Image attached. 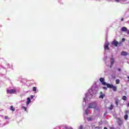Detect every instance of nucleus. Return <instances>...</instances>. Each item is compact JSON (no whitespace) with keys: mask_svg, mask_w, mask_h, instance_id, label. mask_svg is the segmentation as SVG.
Returning <instances> with one entry per match:
<instances>
[{"mask_svg":"<svg viewBox=\"0 0 129 129\" xmlns=\"http://www.w3.org/2000/svg\"><path fill=\"white\" fill-rule=\"evenodd\" d=\"M94 93H96V92H94L92 89L89 90V93L85 94V97L84 98V101L86 102L88 99H91V98H92V94H94Z\"/></svg>","mask_w":129,"mask_h":129,"instance_id":"1","label":"nucleus"},{"mask_svg":"<svg viewBox=\"0 0 129 129\" xmlns=\"http://www.w3.org/2000/svg\"><path fill=\"white\" fill-rule=\"evenodd\" d=\"M107 87L108 88H111L114 92L117 91V87H116V86H114L112 84H107Z\"/></svg>","mask_w":129,"mask_h":129,"instance_id":"2","label":"nucleus"},{"mask_svg":"<svg viewBox=\"0 0 129 129\" xmlns=\"http://www.w3.org/2000/svg\"><path fill=\"white\" fill-rule=\"evenodd\" d=\"M96 108V103H92L89 104L88 108Z\"/></svg>","mask_w":129,"mask_h":129,"instance_id":"3","label":"nucleus"},{"mask_svg":"<svg viewBox=\"0 0 129 129\" xmlns=\"http://www.w3.org/2000/svg\"><path fill=\"white\" fill-rule=\"evenodd\" d=\"M100 81L101 82L102 85H106L107 86V84L106 82H104V79L103 78H101L100 79Z\"/></svg>","mask_w":129,"mask_h":129,"instance_id":"4","label":"nucleus"},{"mask_svg":"<svg viewBox=\"0 0 129 129\" xmlns=\"http://www.w3.org/2000/svg\"><path fill=\"white\" fill-rule=\"evenodd\" d=\"M108 46H109V43H108V41H106L105 43V47H104L105 50H108L109 49Z\"/></svg>","mask_w":129,"mask_h":129,"instance_id":"5","label":"nucleus"},{"mask_svg":"<svg viewBox=\"0 0 129 129\" xmlns=\"http://www.w3.org/2000/svg\"><path fill=\"white\" fill-rule=\"evenodd\" d=\"M7 92H8V93H10V94H13L15 93V92H16V91L14 89L8 90Z\"/></svg>","mask_w":129,"mask_h":129,"instance_id":"6","label":"nucleus"},{"mask_svg":"<svg viewBox=\"0 0 129 129\" xmlns=\"http://www.w3.org/2000/svg\"><path fill=\"white\" fill-rule=\"evenodd\" d=\"M105 96V94H104L103 93H102V92H100L99 98H101L102 99H103V98Z\"/></svg>","mask_w":129,"mask_h":129,"instance_id":"7","label":"nucleus"},{"mask_svg":"<svg viewBox=\"0 0 129 129\" xmlns=\"http://www.w3.org/2000/svg\"><path fill=\"white\" fill-rule=\"evenodd\" d=\"M112 45H114L115 47H117V45H118V42L116 40H114L112 42Z\"/></svg>","mask_w":129,"mask_h":129,"instance_id":"8","label":"nucleus"},{"mask_svg":"<svg viewBox=\"0 0 129 129\" xmlns=\"http://www.w3.org/2000/svg\"><path fill=\"white\" fill-rule=\"evenodd\" d=\"M127 31V28L125 27H123L121 29V32H126Z\"/></svg>","mask_w":129,"mask_h":129,"instance_id":"9","label":"nucleus"},{"mask_svg":"<svg viewBox=\"0 0 129 129\" xmlns=\"http://www.w3.org/2000/svg\"><path fill=\"white\" fill-rule=\"evenodd\" d=\"M31 98H27V101L26 102V105L28 106V104H30L31 103Z\"/></svg>","mask_w":129,"mask_h":129,"instance_id":"10","label":"nucleus"},{"mask_svg":"<svg viewBox=\"0 0 129 129\" xmlns=\"http://www.w3.org/2000/svg\"><path fill=\"white\" fill-rule=\"evenodd\" d=\"M127 52L125 51H122L121 52V56H127Z\"/></svg>","mask_w":129,"mask_h":129,"instance_id":"11","label":"nucleus"},{"mask_svg":"<svg viewBox=\"0 0 129 129\" xmlns=\"http://www.w3.org/2000/svg\"><path fill=\"white\" fill-rule=\"evenodd\" d=\"M110 62H111V65L112 66L113 65V63H114V59L112 58L110 59Z\"/></svg>","mask_w":129,"mask_h":129,"instance_id":"12","label":"nucleus"},{"mask_svg":"<svg viewBox=\"0 0 129 129\" xmlns=\"http://www.w3.org/2000/svg\"><path fill=\"white\" fill-rule=\"evenodd\" d=\"M118 99H117L116 100H115V104L116 105V106H118Z\"/></svg>","mask_w":129,"mask_h":129,"instance_id":"13","label":"nucleus"},{"mask_svg":"<svg viewBox=\"0 0 129 129\" xmlns=\"http://www.w3.org/2000/svg\"><path fill=\"white\" fill-rule=\"evenodd\" d=\"M10 109L12 111H15V110H16V109L15 108H14V106H11Z\"/></svg>","mask_w":129,"mask_h":129,"instance_id":"14","label":"nucleus"},{"mask_svg":"<svg viewBox=\"0 0 129 129\" xmlns=\"http://www.w3.org/2000/svg\"><path fill=\"white\" fill-rule=\"evenodd\" d=\"M22 109H24L25 111H27V107L25 106H22L21 107Z\"/></svg>","mask_w":129,"mask_h":129,"instance_id":"15","label":"nucleus"},{"mask_svg":"<svg viewBox=\"0 0 129 129\" xmlns=\"http://www.w3.org/2000/svg\"><path fill=\"white\" fill-rule=\"evenodd\" d=\"M128 118V116L127 115V114H126L124 115V119H125V120H126Z\"/></svg>","mask_w":129,"mask_h":129,"instance_id":"16","label":"nucleus"},{"mask_svg":"<svg viewBox=\"0 0 129 129\" xmlns=\"http://www.w3.org/2000/svg\"><path fill=\"white\" fill-rule=\"evenodd\" d=\"M36 91H37V88L36 87H34L33 88V91H34V92H36Z\"/></svg>","mask_w":129,"mask_h":129,"instance_id":"17","label":"nucleus"},{"mask_svg":"<svg viewBox=\"0 0 129 129\" xmlns=\"http://www.w3.org/2000/svg\"><path fill=\"white\" fill-rule=\"evenodd\" d=\"M85 114H88V108H87V109L85 110Z\"/></svg>","mask_w":129,"mask_h":129,"instance_id":"18","label":"nucleus"},{"mask_svg":"<svg viewBox=\"0 0 129 129\" xmlns=\"http://www.w3.org/2000/svg\"><path fill=\"white\" fill-rule=\"evenodd\" d=\"M122 99H123V100H126V96H123L122 98Z\"/></svg>","mask_w":129,"mask_h":129,"instance_id":"19","label":"nucleus"},{"mask_svg":"<svg viewBox=\"0 0 129 129\" xmlns=\"http://www.w3.org/2000/svg\"><path fill=\"white\" fill-rule=\"evenodd\" d=\"M116 84H119V79L116 80Z\"/></svg>","mask_w":129,"mask_h":129,"instance_id":"20","label":"nucleus"},{"mask_svg":"<svg viewBox=\"0 0 129 129\" xmlns=\"http://www.w3.org/2000/svg\"><path fill=\"white\" fill-rule=\"evenodd\" d=\"M113 107V106L112 105V104H111V106H110V107L109 108V109H110V110H111V109H112Z\"/></svg>","mask_w":129,"mask_h":129,"instance_id":"21","label":"nucleus"},{"mask_svg":"<svg viewBox=\"0 0 129 129\" xmlns=\"http://www.w3.org/2000/svg\"><path fill=\"white\" fill-rule=\"evenodd\" d=\"M116 3H119L120 2H121L120 0H115Z\"/></svg>","mask_w":129,"mask_h":129,"instance_id":"22","label":"nucleus"},{"mask_svg":"<svg viewBox=\"0 0 129 129\" xmlns=\"http://www.w3.org/2000/svg\"><path fill=\"white\" fill-rule=\"evenodd\" d=\"M103 89H105V90H107V88L106 87H103Z\"/></svg>","mask_w":129,"mask_h":129,"instance_id":"23","label":"nucleus"},{"mask_svg":"<svg viewBox=\"0 0 129 129\" xmlns=\"http://www.w3.org/2000/svg\"><path fill=\"white\" fill-rule=\"evenodd\" d=\"M5 119H8V118H9V117L8 116H5Z\"/></svg>","mask_w":129,"mask_h":129,"instance_id":"24","label":"nucleus"},{"mask_svg":"<svg viewBox=\"0 0 129 129\" xmlns=\"http://www.w3.org/2000/svg\"><path fill=\"white\" fill-rule=\"evenodd\" d=\"M124 41H125V39L122 38V42H124Z\"/></svg>","mask_w":129,"mask_h":129,"instance_id":"25","label":"nucleus"},{"mask_svg":"<svg viewBox=\"0 0 129 129\" xmlns=\"http://www.w3.org/2000/svg\"><path fill=\"white\" fill-rule=\"evenodd\" d=\"M33 98H34V96L33 95H31V99H33Z\"/></svg>","mask_w":129,"mask_h":129,"instance_id":"26","label":"nucleus"},{"mask_svg":"<svg viewBox=\"0 0 129 129\" xmlns=\"http://www.w3.org/2000/svg\"><path fill=\"white\" fill-rule=\"evenodd\" d=\"M79 129H83V127L82 126V125H81L80 126V128Z\"/></svg>","mask_w":129,"mask_h":129,"instance_id":"27","label":"nucleus"},{"mask_svg":"<svg viewBox=\"0 0 129 129\" xmlns=\"http://www.w3.org/2000/svg\"><path fill=\"white\" fill-rule=\"evenodd\" d=\"M125 113L126 114H128V111H126Z\"/></svg>","mask_w":129,"mask_h":129,"instance_id":"28","label":"nucleus"},{"mask_svg":"<svg viewBox=\"0 0 129 129\" xmlns=\"http://www.w3.org/2000/svg\"><path fill=\"white\" fill-rule=\"evenodd\" d=\"M88 120H91V118H88Z\"/></svg>","mask_w":129,"mask_h":129,"instance_id":"29","label":"nucleus"},{"mask_svg":"<svg viewBox=\"0 0 129 129\" xmlns=\"http://www.w3.org/2000/svg\"><path fill=\"white\" fill-rule=\"evenodd\" d=\"M110 129H115V128L113 127H111L110 128Z\"/></svg>","mask_w":129,"mask_h":129,"instance_id":"30","label":"nucleus"},{"mask_svg":"<svg viewBox=\"0 0 129 129\" xmlns=\"http://www.w3.org/2000/svg\"><path fill=\"white\" fill-rule=\"evenodd\" d=\"M127 107H129V103L127 104Z\"/></svg>","mask_w":129,"mask_h":129,"instance_id":"31","label":"nucleus"},{"mask_svg":"<svg viewBox=\"0 0 129 129\" xmlns=\"http://www.w3.org/2000/svg\"><path fill=\"white\" fill-rule=\"evenodd\" d=\"M118 44H119V45H120V44H121V41L119 42L118 43Z\"/></svg>","mask_w":129,"mask_h":129,"instance_id":"32","label":"nucleus"},{"mask_svg":"<svg viewBox=\"0 0 129 129\" xmlns=\"http://www.w3.org/2000/svg\"><path fill=\"white\" fill-rule=\"evenodd\" d=\"M121 71L120 69H118V71Z\"/></svg>","mask_w":129,"mask_h":129,"instance_id":"33","label":"nucleus"},{"mask_svg":"<svg viewBox=\"0 0 129 129\" xmlns=\"http://www.w3.org/2000/svg\"><path fill=\"white\" fill-rule=\"evenodd\" d=\"M127 33L129 34V30H127Z\"/></svg>","mask_w":129,"mask_h":129,"instance_id":"34","label":"nucleus"},{"mask_svg":"<svg viewBox=\"0 0 129 129\" xmlns=\"http://www.w3.org/2000/svg\"><path fill=\"white\" fill-rule=\"evenodd\" d=\"M95 128H99V127H95Z\"/></svg>","mask_w":129,"mask_h":129,"instance_id":"35","label":"nucleus"},{"mask_svg":"<svg viewBox=\"0 0 129 129\" xmlns=\"http://www.w3.org/2000/svg\"><path fill=\"white\" fill-rule=\"evenodd\" d=\"M121 21H123V18H121Z\"/></svg>","mask_w":129,"mask_h":129,"instance_id":"36","label":"nucleus"},{"mask_svg":"<svg viewBox=\"0 0 129 129\" xmlns=\"http://www.w3.org/2000/svg\"><path fill=\"white\" fill-rule=\"evenodd\" d=\"M104 129H107V127H104Z\"/></svg>","mask_w":129,"mask_h":129,"instance_id":"37","label":"nucleus"},{"mask_svg":"<svg viewBox=\"0 0 129 129\" xmlns=\"http://www.w3.org/2000/svg\"><path fill=\"white\" fill-rule=\"evenodd\" d=\"M120 1H121H121H127V0H120Z\"/></svg>","mask_w":129,"mask_h":129,"instance_id":"38","label":"nucleus"},{"mask_svg":"<svg viewBox=\"0 0 129 129\" xmlns=\"http://www.w3.org/2000/svg\"><path fill=\"white\" fill-rule=\"evenodd\" d=\"M107 59V57L106 58L105 60H106Z\"/></svg>","mask_w":129,"mask_h":129,"instance_id":"39","label":"nucleus"}]
</instances>
